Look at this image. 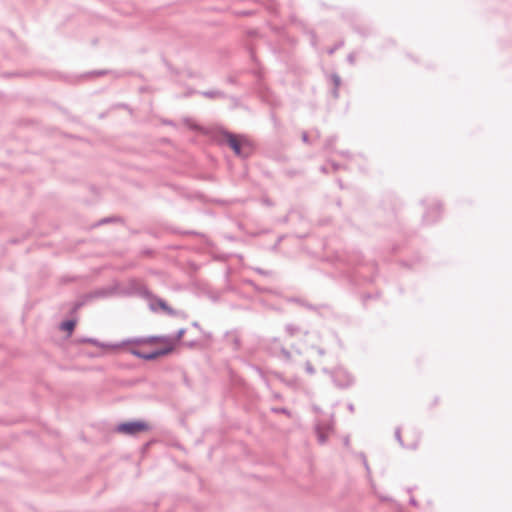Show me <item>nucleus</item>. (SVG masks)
<instances>
[{
  "mask_svg": "<svg viewBox=\"0 0 512 512\" xmlns=\"http://www.w3.org/2000/svg\"><path fill=\"white\" fill-rule=\"evenodd\" d=\"M91 342L94 345L99 346L101 348H110V349H118L125 345L142 346V345L152 344L155 342H158V343H161L164 345L163 348L158 349V350H153L150 352H141L139 350H136L135 348H130L129 351L133 355H135L139 358H142V359H146V360H153V359L158 358L159 356L166 355V354L170 353L171 351H173V349L176 346L175 340H173V337H169V336H153V337H147V338H134V339L125 340L122 343H115V344H102V343H98L95 340H91Z\"/></svg>",
  "mask_w": 512,
  "mask_h": 512,
  "instance_id": "nucleus-1",
  "label": "nucleus"
},
{
  "mask_svg": "<svg viewBox=\"0 0 512 512\" xmlns=\"http://www.w3.org/2000/svg\"><path fill=\"white\" fill-rule=\"evenodd\" d=\"M227 142L235 154L239 156H247L252 151L251 143L243 136L229 134L227 135Z\"/></svg>",
  "mask_w": 512,
  "mask_h": 512,
  "instance_id": "nucleus-2",
  "label": "nucleus"
},
{
  "mask_svg": "<svg viewBox=\"0 0 512 512\" xmlns=\"http://www.w3.org/2000/svg\"><path fill=\"white\" fill-rule=\"evenodd\" d=\"M147 429H148V425H147V423H145L143 421H133V422L122 423V424L118 425V427H117V431H119L121 433L129 434V435H134L139 432L145 431Z\"/></svg>",
  "mask_w": 512,
  "mask_h": 512,
  "instance_id": "nucleus-3",
  "label": "nucleus"
},
{
  "mask_svg": "<svg viewBox=\"0 0 512 512\" xmlns=\"http://www.w3.org/2000/svg\"><path fill=\"white\" fill-rule=\"evenodd\" d=\"M150 306H151V309L154 310V311L162 310L165 313L172 314V310L161 299L155 300L154 302L151 303Z\"/></svg>",
  "mask_w": 512,
  "mask_h": 512,
  "instance_id": "nucleus-4",
  "label": "nucleus"
},
{
  "mask_svg": "<svg viewBox=\"0 0 512 512\" xmlns=\"http://www.w3.org/2000/svg\"><path fill=\"white\" fill-rule=\"evenodd\" d=\"M61 327L63 330H66L70 333L73 331V329L75 327V322L74 321H65L61 324Z\"/></svg>",
  "mask_w": 512,
  "mask_h": 512,
  "instance_id": "nucleus-5",
  "label": "nucleus"
},
{
  "mask_svg": "<svg viewBox=\"0 0 512 512\" xmlns=\"http://www.w3.org/2000/svg\"><path fill=\"white\" fill-rule=\"evenodd\" d=\"M184 333H185V329H180L177 332L176 336L173 338V340H175V345L180 341V339L183 337Z\"/></svg>",
  "mask_w": 512,
  "mask_h": 512,
  "instance_id": "nucleus-6",
  "label": "nucleus"
},
{
  "mask_svg": "<svg viewBox=\"0 0 512 512\" xmlns=\"http://www.w3.org/2000/svg\"><path fill=\"white\" fill-rule=\"evenodd\" d=\"M306 370H307V372H308V373H310V374L314 373V369H313V367L311 366V364H310V363H307V364H306Z\"/></svg>",
  "mask_w": 512,
  "mask_h": 512,
  "instance_id": "nucleus-7",
  "label": "nucleus"
},
{
  "mask_svg": "<svg viewBox=\"0 0 512 512\" xmlns=\"http://www.w3.org/2000/svg\"><path fill=\"white\" fill-rule=\"evenodd\" d=\"M319 441L323 443L325 441V436L322 433H318Z\"/></svg>",
  "mask_w": 512,
  "mask_h": 512,
  "instance_id": "nucleus-8",
  "label": "nucleus"
},
{
  "mask_svg": "<svg viewBox=\"0 0 512 512\" xmlns=\"http://www.w3.org/2000/svg\"><path fill=\"white\" fill-rule=\"evenodd\" d=\"M396 437H397V439L401 442V439H400V433H399V431H397V432H396Z\"/></svg>",
  "mask_w": 512,
  "mask_h": 512,
  "instance_id": "nucleus-9",
  "label": "nucleus"
}]
</instances>
